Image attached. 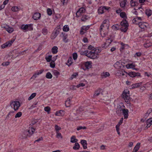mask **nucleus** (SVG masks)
Returning a JSON list of instances; mask_svg holds the SVG:
<instances>
[{"mask_svg":"<svg viewBox=\"0 0 152 152\" xmlns=\"http://www.w3.org/2000/svg\"><path fill=\"white\" fill-rule=\"evenodd\" d=\"M109 26V21L108 20L105 19L102 22L99 29L100 34L102 37H104L107 35Z\"/></svg>","mask_w":152,"mask_h":152,"instance_id":"f257e3e1","label":"nucleus"},{"mask_svg":"<svg viewBox=\"0 0 152 152\" xmlns=\"http://www.w3.org/2000/svg\"><path fill=\"white\" fill-rule=\"evenodd\" d=\"M101 52V50L99 49H96L95 50L88 51V54L86 55V56L91 59H96L99 57L98 53Z\"/></svg>","mask_w":152,"mask_h":152,"instance_id":"f03ea898","label":"nucleus"},{"mask_svg":"<svg viewBox=\"0 0 152 152\" xmlns=\"http://www.w3.org/2000/svg\"><path fill=\"white\" fill-rule=\"evenodd\" d=\"M35 129L33 127H29L28 130H25L22 134V139H25L30 137L35 131Z\"/></svg>","mask_w":152,"mask_h":152,"instance_id":"7ed1b4c3","label":"nucleus"},{"mask_svg":"<svg viewBox=\"0 0 152 152\" xmlns=\"http://www.w3.org/2000/svg\"><path fill=\"white\" fill-rule=\"evenodd\" d=\"M122 98L124 99L125 102L128 103L130 100V98L129 95V91L128 89H125L123 91L122 95Z\"/></svg>","mask_w":152,"mask_h":152,"instance_id":"20e7f679","label":"nucleus"},{"mask_svg":"<svg viewBox=\"0 0 152 152\" xmlns=\"http://www.w3.org/2000/svg\"><path fill=\"white\" fill-rule=\"evenodd\" d=\"M21 29L25 32L32 31L33 30V24H23L21 26Z\"/></svg>","mask_w":152,"mask_h":152,"instance_id":"39448f33","label":"nucleus"},{"mask_svg":"<svg viewBox=\"0 0 152 152\" xmlns=\"http://www.w3.org/2000/svg\"><path fill=\"white\" fill-rule=\"evenodd\" d=\"M121 30L122 31L126 32L129 26L127 21L125 19H124L121 23Z\"/></svg>","mask_w":152,"mask_h":152,"instance_id":"423d86ee","label":"nucleus"},{"mask_svg":"<svg viewBox=\"0 0 152 152\" xmlns=\"http://www.w3.org/2000/svg\"><path fill=\"white\" fill-rule=\"evenodd\" d=\"M61 30V28L59 26L57 27L53 30L51 35V39H54L59 34Z\"/></svg>","mask_w":152,"mask_h":152,"instance_id":"0eeeda50","label":"nucleus"},{"mask_svg":"<svg viewBox=\"0 0 152 152\" xmlns=\"http://www.w3.org/2000/svg\"><path fill=\"white\" fill-rule=\"evenodd\" d=\"M10 106L12 108L16 111L18 110L20 106V104L18 101H11L10 103Z\"/></svg>","mask_w":152,"mask_h":152,"instance_id":"6e6552de","label":"nucleus"},{"mask_svg":"<svg viewBox=\"0 0 152 152\" xmlns=\"http://www.w3.org/2000/svg\"><path fill=\"white\" fill-rule=\"evenodd\" d=\"M14 39H12L6 42L5 43L1 45V48L4 49L9 47H10L11 46L12 43L14 42Z\"/></svg>","mask_w":152,"mask_h":152,"instance_id":"1a4fd4ad","label":"nucleus"},{"mask_svg":"<svg viewBox=\"0 0 152 152\" xmlns=\"http://www.w3.org/2000/svg\"><path fill=\"white\" fill-rule=\"evenodd\" d=\"M110 7L104 6H101L98 9V12L99 14H102L108 10Z\"/></svg>","mask_w":152,"mask_h":152,"instance_id":"9d476101","label":"nucleus"},{"mask_svg":"<svg viewBox=\"0 0 152 152\" xmlns=\"http://www.w3.org/2000/svg\"><path fill=\"white\" fill-rule=\"evenodd\" d=\"M92 62L91 61H86L84 64V66L85 67H83V66L81 67V68L83 69L84 70H86L91 68V67Z\"/></svg>","mask_w":152,"mask_h":152,"instance_id":"9b49d317","label":"nucleus"},{"mask_svg":"<svg viewBox=\"0 0 152 152\" xmlns=\"http://www.w3.org/2000/svg\"><path fill=\"white\" fill-rule=\"evenodd\" d=\"M85 11L86 9L84 7L80 8L76 12V17H80L83 13L85 12Z\"/></svg>","mask_w":152,"mask_h":152,"instance_id":"f8f14e48","label":"nucleus"},{"mask_svg":"<svg viewBox=\"0 0 152 152\" xmlns=\"http://www.w3.org/2000/svg\"><path fill=\"white\" fill-rule=\"evenodd\" d=\"M61 37L63 38V41L66 43L68 41V39H67L68 35L65 32H62L60 35Z\"/></svg>","mask_w":152,"mask_h":152,"instance_id":"ddd939ff","label":"nucleus"},{"mask_svg":"<svg viewBox=\"0 0 152 152\" xmlns=\"http://www.w3.org/2000/svg\"><path fill=\"white\" fill-rule=\"evenodd\" d=\"M103 90L101 88H98L95 91L93 95V97L96 98L99 96L100 94H102Z\"/></svg>","mask_w":152,"mask_h":152,"instance_id":"4468645a","label":"nucleus"},{"mask_svg":"<svg viewBox=\"0 0 152 152\" xmlns=\"http://www.w3.org/2000/svg\"><path fill=\"white\" fill-rule=\"evenodd\" d=\"M112 40L110 38L106 39V42L102 46L103 48H106L107 46H109L112 41Z\"/></svg>","mask_w":152,"mask_h":152,"instance_id":"2eb2a0df","label":"nucleus"},{"mask_svg":"<svg viewBox=\"0 0 152 152\" xmlns=\"http://www.w3.org/2000/svg\"><path fill=\"white\" fill-rule=\"evenodd\" d=\"M127 74H128L130 76L132 77L136 76L138 77L140 76V73H136L133 72H130L128 74L127 73Z\"/></svg>","mask_w":152,"mask_h":152,"instance_id":"dca6fc26","label":"nucleus"},{"mask_svg":"<svg viewBox=\"0 0 152 152\" xmlns=\"http://www.w3.org/2000/svg\"><path fill=\"white\" fill-rule=\"evenodd\" d=\"M41 16V14L38 12H36L33 16L32 18L34 20H37L39 19Z\"/></svg>","mask_w":152,"mask_h":152,"instance_id":"f3484780","label":"nucleus"},{"mask_svg":"<svg viewBox=\"0 0 152 152\" xmlns=\"http://www.w3.org/2000/svg\"><path fill=\"white\" fill-rule=\"evenodd\" d=\"M125 73L126 75L127 74V73L124 71L123 72L122 70H118L116 73V75L117 76H123L125 75Z\"/></svg>","mask_w":152,"mask_h":152,"instance_id":"a211bd4d","label":"nucleus"},{"mask_svg":"<svg viewBox=\"0 0 152 152\" xmlns=\"http://www.w3.org/2000/svg\"><path fill=\"white\" fill-rule=\"evenodd\" d=\"M124 115V119H127L128 116L129 110L127 109H125L122 112Z\"/></svg>","mask_w":152,"mask_h":152,"instance_id":"6ab92c4d","label":"nucleus"},{"mask_svg":"<svg viewBox=\"0 0 152 152\" xmlns=\"http://www.w3.org/2000/svg\"><path fill=\"white\" fill-rule=\"evenodd\" d=\"M80 143L82 145L83 148L84 149H86L87 148V142L86 140H81Z\"/></svg>","mask_w":152,"mask_h":152,"instance_id":"aec40b11","label":"nucleus"},{"mask_svg":"<svg viewBox=\"0 0 152 152\" xmlns=\"http://www.w3.org/2000/svg\"><path fill=\"white\" fill-rule=\"evenodd\" d=\"M146 23L144 22H139L138 25L139 27L143 30L145 29L146 28V26L145 25Z\"/></svg>","mask_w":152,"mask_h":152,"instance_id":"412c9836","label":"nucleus"},{"mask_svg":"<svg viewBox=\"0 0 152 152\" xmlns=\"http://www.w3.org/2000/svg\"><path fill=\"white\" fill-rule=\"evenodd\" d=\"M152 112V109L151 108H149L144 114V117L146 118Z\"/></svg>","mask_w":152,"mask_h":152,"instance_id":"4be33fe9","label":"nucleus"},{"mask_svg":"<svg viewBox=\"0 0 152 152\" xmlns=\"http://www.w3.org/2000/svg\"><path fill=\"white\" fill-rule=\"evenodd\" d=\"M110 75L109 73L108 72H103L101 74V76L102 78H104L109 77Z\"/></svg>","mask_w":152,"mask_h":152,"instance_id":"5701e85b","label":"nucleus"},{"mask_svg":"<svg viewBox=\"0 0 152 152\" xmlns=\"http://www.w3.org/2000/svg\"><path fill=\"white\" fill-rule=\"evenodd\" d=\"M140 147V143H137L136 145L134 147L132 152H137Z\"/></svg>","mask_w":152,"mask_h":152,"instance_id":"b1692460","label":"nucleus"},{"mask_svg":"<svg viewBox=\"0 0 152 152\" xmlns=\"http://www.w3.org/2000/svg\"><path fill=\"white\" fill-rule=\"evenodd\" d=\"M78 141V140L76 138L75 136H72L71 137L70 139V142L72 143H76Z\"/></svg>","mask_w":152,"mask_h":152,"instance_id":"393cba45","label":"nucleus"},{"mask_svg":"<svg viewBox=\"0 0 152 152\" xmlns=\"http://www.w3.org/2000/svg\"><path fill=\"white\" fill-rule=\"evenodd\" d=\"M114 67L116 69H118L121 67V64L118 61H117L114 65Z\"/></svg>","mask_w":152,"mask_h":152,"instance_id":"a878e982","label":"nucleus"},{"mask_svg":"<svg viewBox=\"0 0 152 152\" xmlns=\"http://www.w3.org/2000/svg\"><path fill=\"white\" fill-rule=\"evenodd\" d=\"M146 124L147 126L146 128L147 129L150 127L152 124V121H150V119H148L146 121Z\"/></svg>","mask_w":152,"mask_h":152,"instance_id":"bb28decb","label":"nucleus"},{"mask_svg":"<svg viewBox=\"0 0 152 152\" xmlns=\"http://www.w3.org/2000/svg\"><path fill=\"white\" fill-rule=\"evenodd\" d=\"M142 83H134L132 85V88H134L137 87H139L141 85Z\"/></svg>","mask_w":152,"mask_h":152,"instance_id":"cd10ccee","label":"nucleus"},{"mask_svg":"<svg viewBox=\"0 0 152 152\" xmlns=\"http://www.w3.org/2000/svg\"><path fill=\"white\" fill-rule=\"evenodd\" d=\"M73 63V59L71 57L69 58L67 61L66 64L68 66H70Z\"/></svg>","mask_w":152,"mask_h":152,"instance_id":"c85d7f7f","label":"nucleus"},{"mask_svg":"<svg viewBox=\"0 0 152 152\" xmlns=\"http://www.w3.org/2000/svg\"><path fill=\"white\" fill-rule=\"evenodd\" d=\"M145 13L148 16H150L152 14L151 10L149 9H147L145 10Z\"/></svg>","mask_w":152,"mask_h":152,"instance_id":"c756f323","label":"nucleus"},{"mask_svg":"<svg viewBox=\"0 0 152 152\" xmlns=\"http://www.w3.org/2000/svg\"><path fill=\"white\" fill-rule=\"evenodd\" d=\"M58 48L56 46H54L52 49V52L53 54H56L58 52Z\"/></svg>","mask_w":152,"mask_h":152,"instance_id":"7c9ffc66","label":"nucleus"},{"mask_svg":"<svg viewBox=\"0 0 152 152\" xmlns=\"http://www.w3.org/2000/svg\"><path fill=\"white\" fill-rule=\"evenodd\" d=\"M121 105H119L118 106V107L117 109L119 110V111H122V112L123 111V110L125 109V106L123 105V104L122 103H121Z\"/></svg>","mask_w":152,"mask_h":152,"instance_id":"2f4dec72","label":"nucleus"},{"mask_svg":"<svg viewBox=\"0 0 152 152\" xmlns=\"http://www.w3.org/2000/svg\"><path fill=\"white\" fill-rule=\"evenodd\" d=\"M80 147V145L77 142L75 143L74 146L73 147V148L74 150H78Z\"/></svg>","mask_w":152,"mask_h":152,"instance_id":"473e14b6","label":"nucleus"},{"mask_svg":"<svg viewBox=\"0 0 152 152\" xmlns=\"http://www.w3.org/2000/svg\"><path fill=\"white\" fill-rule=\"evenodd\" d=\"M6 30L9 33H12L14 31L13 28L10 27L8 26L7 28H6Z\"/></svg>","mask_w":152,"mask_h":152,"instance_id":"72a5a7b5","label":"nucleus"},{"mask_svg":"<svg viewBox=\"0 0 152 152\" xmlns=\"http://www.w3.org/2000/svg\"><path fill=\"white\" fill-rule=\"evenodd\" d=\"M89 18V17H88V15H85L82 17L81 20L82 21H85L86 20L88 19Z\"/></svg>","mask_w":152,"mask_h":152,"instance_id":"f704fd0d","label":"nucleus"},{"mask_svg":"<svg viewBox=\"0 0 152 152\" xmlns=\"http://www.w3.org/2000/svg\"><path fill=\"white\" fill-rule=\"evenodd\" d=\"M71 99L69 98H68L67 100L65 102V104L66 107H69Z\"/></svg>","mask_w":152,"mask_h":152,"instance_id":"c9c22d12","label":"nucleus"},{"mask_svg":"<svg viewBox=\"0 0 152 152\" xmlns=\"http://www.w3.org/2000/svg\"><path fill=\"white\" fill-rule=\"evenodd\" d=\"M53 74L56 77H58V76L60 75V72L56 70H54L53 72Z\"/></svg>","mask_w":152,"mask_h":152,"instance_id":"e433bc0d","label":"nucleus"},{"mask_svg":"<svg viewBox=\"0 0 152 152\" xmlns=\"http://www.w3.org/2000/svg\"><path fill=\"white\" fill-rule=\"evenodd\" d=\"M42 32L44 35H47L48 33V30L46 28H43L42 29Z\"/></svg>","mask_w":152,"mask_h":152,"instance_id":"4c0bfd02","label":"nucleus"},{"mask_svg":"<svg viewBox=\"0 0 152 152\" xmlns=\"http://www.w3.org/2000/svg\"><path fill=\"white\" fill-rule=\"evenodd\" d=\"M135 65L133 64H127L126 65V67L127 68H133L135 67Z\"/></svg>","mask_w":152,"mask_h":152,"instance_id":"58836bf2","label":"nucleus"},{"mask_svg":"<svg viewBox=\"0 0 152 152\" xmlns=\"http://www.w3.org/2000/svg\"><path fill=\"white\" fill-rule=\"evenodd\" d=\"M119 26L117 24H116L114 25H113L112 27V28L114 30H117L119 29Z\"/></svg>","mask_w":152,"mask_h":152,"instance_id":"ea45409f","label":"nucleus"},{"mask_svg":"<svg viewBox=\"0 0 152 152\" xmlns=\"http://www.w3.org/2000/svg\"><path fill=\"white\" fill-rule=\"evenodd\" d=\"M88 50H85L84 51H79L80 54L81 55H85L86 56V55L88 54Z\"/></svg>","mask_w":152,"mask_h":152,"instance_id":"a19ab883","label":"nucleus"},{"mask_svg":"<svg viewBox=\"0 0 152 152\" xmlns=\"http://www.w3.org/2000/svg\"><path fill=\"white\" fill-rule=\"evenodd\" d=\"M63 30L64 31H68L69 30V26L67 25H65L64 26L63 28Z\"/></svg>","mask_w":152,"mask_h":152,"instance_id":"79ce46f5","label":"nucleus"},{"mask_svg":"<svg viewBox=\"0 0 152 152\" xmlns=\"http://www.w3.org/2000/svg\"><path fill=\"white\" fill-rule=\"evenodd\" d=\"M52 58V56L51 55H50L49 56H48L45 57V59L48 62H50L51 61Z\"/></svg>","mask_w":152,"mask_h":152,"instance_id":"37998d69","label":"nucleus"},{"mask_svg":"<svg viewBox=\"0 0 152 152\" xmlns=\"http://www.w3.org/2000/svg\"><path fill=\"white\" fill-rule=\"evenodd\" d=\"M37 94L35 93H32L28 98V100H30L34 98L36 96Z\"/></svg>","mask_w":152,"mask_h":152,"instance_id":"c03bdc74","label":"nucleus"},{"mask_svg":"<svg viewBox=\"0 0 152 152\" xmlns=\"http://www.w3.org/2000/svg\"><path fill=\"white\" fill-rule=\"evenodd\" d=\"M46 77L48 79H51L52 77V75L50 72H48L46 74Z\"/></svg>","mask_w":152,"mask_h":152,"instance_id":"a18cd8bd","label":"nucleus"},{"mask_svg":"<svg viewBox=\"0 0 152 152\" xmlns=\"http://www.w3.org/2000/svg\"><path fill=\"white\" fill-rule=\"evenodd\" d=\"M64 112V111L60 110L57 111L56 113V115L57 116H61L62 115V113Z\"/></svg>","mask_w":152,"mask_h":152,"instance_id":"49530a36","label":"nucleus"},{"mask_svg":"<svg viewBox=\"0 0 152 152\" xmlns=\"http://www.w3.org/2000/svg\"><path fill=\"white\" fill-rule=\"evenodd\" d=\"M130 4L132 7H134L137 5V2L136 1H130Z\"/></svg>","mask_w":152,"mask_h":152,"instance_id":"de8ad7c7","label":"nucleus"},{"mask_svg":"<svg viewBox=\"0 0 152 152\" xmlns=\"http://www.w3.org/2000/svg\"><path fill=\"white\" fill-rule=\"evenodd\" d=\"M50 67L52 68L55 67V64L54 62V61H51V62L50 63Z\"/></svg>","mask_w":152,"mask_h":152,"instance_id":"09e8293b","label":"nucleus"},{"mask_svg":"<svg viewBox=\"0 0 152 152\" xmlns=\"http://www.w3.org/2000/svg\"><path fill=\"white\" fill-rule=\"evenodd\" d=\"M126 4V2L125 1H122L120 3V6L122 8H123L125 7Z\"/></svg>","mask_w":152,"mask_h":152,"instance_id":"8fccbe9b","label":"nucleus"},{"mask_svg":"<svg viewBox=\"0 0 152 152\" xmlns=\"http://www.w3.org/2000/svg\"><path fill=\"white\" fill-rule=\"evenodd\" d=\"M22 115V113L21 112H18L15 115V118H17L20 117Z\"/></svg>","mask_w":152,"mask_h":152,"instance_id":"3c124183","label":"nucleus"},{"mask_svg":"<svg viewBox=\"0 0 152 152\" xmlns=\"http://www.w3.org/2000/svg\"><path fill=\"white\" fill-rule=\"evenodd\" d=\"M120 17L122 18L126 17V15L124 12H121L120 14Z\"/></svg>","mask_w":152,"mask_h":152,"instance_id":"603ef678","label":"nucleus"},{"mask_svg":"<svg viewBox=\"0 0 152 152\" xmlns=\"http://www.w3.org/2000/svg\"><path fill=\"white\" fill-rule=\"evenodd\" d=\"M55 129L56 131V132H59V131L61 129V127L58 126L57 125H56L55 126Z\"/></svg>","mask_w":152,"mask_h":152,"instance_id":"864d4df0","label":"nucleus"},{"mask_svg":"<svg viewBox=\"0 0 152 152\" xmlns=\"http://www.w3.org/2000/svg\"><path fill=\"white\" fill-rule=\"evenodd\" d=\"M151 43H146L144 44V46L146 48H148L150 46H151Z\"/></svg>","mask_w":152,"mask_h":152,"instance_id":"5fc2aeb1","label":"nucleus"},{"mask_svg":"<svg viewBox=\"0 0 152 152\" xmlns=\"http://www.w3.org/2000/svg\"><path fill=\"white\" fill-rule=\"evenodd\" d=\"M47 11L48 14L49 15H51L52 14V12L51 9L50 8H48Z\"/></svg>","mask_w":152,"mask_h":152,"instance_id":"6e6d98bb","label":"nucleus"},{"mask_svg":"<svg viewBox=\"0 0 152 152\" xmlns=\"http://www.w3.org/2000/svg\"><path fill=\"white\" fill-rule=\"evenodd\" d=\"M86 128L85 126H77V130L78 131L79 130L81 129H86Z\"/></svg>","mask_w":152,"mask_h":152,"instance_id":"4d7b16f0","label":"nucleus"},{"mask_svg":"<svg viewBox=\"0 0 152 152\" xmlns=\"http://www.w3.org/2000/svg\"><path fill=\"white\" fill-rule=\"evenodd\" d=\"M12 10L14 12L17 11L18 10V8L17 7H13L12 8Z\"/></svg>","mask_w":152,"mask_h":152,"instance_id":"13d9d810","label":"nucleus"},{"mask_svg":"<svg viewBox=\"0 0 152 152\" xmlns=\"http://www.w3.org/2000/svg\"><path fill=\"white\" fill-rule=\"evenodd\" d=\"M73 58L74 60H75L77 59V53H74L73 54Z\"/></svg>","mask_w":152,"mask_h":152,"instance_id":"bf43d9fd","label":"nucleus"},{"mask_svg":"<svg viewBox=\"0 0 152 152\" xmlns=\"http://www.w3.org/2000/svg\"><path fill=\"white\" fill-rule=\"evenodd\" d=\"M57 135H56V137L58 138H62V136L61 134V133H59V132H56Z\"/></svg>","mask_w":152,"mask_h":152,"instance_id":"052dcab7","label":"nucleus"},{"mask_svg":"<svg viewBox=\"0 0 152 152\" xmlns=\"http://www.w3.org/2000/svg\"><path fill=\"white\" fill-rule=\"evenodd\" d=\"M81 28L85 31L87 30H88L89 28V27L88 26H83Z\"/></svg>","mask_w":152,"mask_h":152,"instance_id":"680f3d73","label":"nucleus"},{"mask_svg":"<svg viewBox=\"0 0 152 152\" xmlns=\"http://www.w3.org/2000/svg\"><path fill=\"white\" fill-rule=\"evenodd\" d=\"M96 49H97V48H95L92 45H90L88 46V49L89 50H95Z\"/></svg>","mask_w":152,"mask_h":152,"instance_id":"e2e57ef3","label":"nucleus"},{"mask_svg":"<svg viewBox=\"0 0 152 152\" xmlns=\"http://www.w3.org/2000/svg\"><path fill=\"white\" fill-rule=\"evenodd\" d=\"M119 126L117 125L115 127L116 131L118 133V134L119 135L120 134V132H119Z\"/></svg>","mask_w":152,"mask_h":152,"instance_id":"0e129e2a","label":"nucleus"},{"mask_svg":"<svg viewBox=\"0 0 152 152\" xmlns=\"http://www.w3.org/2000/svg\"><path fill=\"white\" fill-rule=\"evenodd\" d=\"M50 108L49 107H45L44 108V110L48 112V113L50 111Z\"/></svg>","mask_w":152,"mask_h":152,"instance_id":"69168bd1","label":"nucleus"},{"mask_svg":"<svg viewBox=\"0 0 152 152\" xmlns=\"http://www.w3.org/2000/svg\"><path fill=\"white\" fill-rule=\"evenodd\" d=\"M141 53L140 52L136 53L134 55V57H140L141 55Z\"/></svg>","mask_w":152,"mask_h":152,"instance_id":"338daca9","label":"nucleus"},{"mask_svg":"<svg viewBox=\"0 0 152 152\" xmlns=\"http://www.w3.org/2000/svg\"><path fill=\"white\" fill-rule=\"evenodd\" d=\"M10 64L9 62H4L2 64V65L3 66H7Z\"/></svg>","mask_w":152,"mask_h":152,"instance_id":"774afa93","label":"nucleus"}]
</instances>
